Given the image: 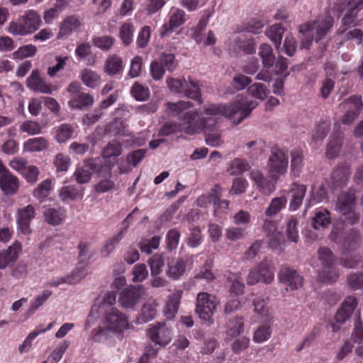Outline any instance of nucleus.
I'll return each mask as SVG.
<instances>
[{"instance_id": "c85d7f7f", "label": "nucleus", "mask_w": 363, "mask_h": 363, "mask_svg": "<svg viewBox=\"0 0 363 363\" xmlns=\"http://www.w3.org/2000/svg\"><path fill=\"white\" fill-rule=\"evenodd\" d=\"M222 189L219 185H215L208 195H203L197 199V205L201 208L207 207L208 203L216 206L222 196Z\"/></svg>"}, {"instance_id": "7ed1b4c3", "label": "nucleus", "mask_w": 363, "mask_h": 363, "mask_svg": "<svg viewBox=\"0 0 363 363\" xmlns=\"http://www.w3.org/2000/svg\"><path fill=\"white\" fill-rule=\"evenodd\" d=\"M41 23V17L37 11L30 9L20 16L16 21H11L8 30L12 35L25 36L36 31Z\"/></svg>"}, {"instance_id": "37998d69", "label": "nucleus", "mask_w": 363, "mask_h": 363, "mask_svg": "<svg viewBox=\"0 0 363 363\" xmlns=\"http://www.w3.org/2000/svg\"><path fill=\"white\" fill-rule=\"evenodd\" d=\"M350 174V169L347 167H341L335 169L331 175L334 186L338 187L346 184Z\"/></svg>"}, {"instance_id": "6e6552de", "label": "nucleus", "mask_w": 363, "mask_h": 363, "mask_svg": "<svg viewBox=\"0 0 363 363\" xmlns=\"http://www.w3.org/2000/svg\"><path fill=\"white\" fill-rule=\"evenodd\" d=\"M288 164L287 152L278 147H273L268 162V171L270 177L274 179H277L286 172Z\"/></svg>"}, {"instance_id": "4d7b16f0", "label": "nucleus", "mask_w": 363, "mask_h": 363, "mask_svg": "<svg viewBox=\"0 0 363 363\" xmlns=\"http://www.w3.org/2000/svg\"><path fill=\"white\" fill-rule=\"evenodd\" d=\"M19 130L29 135H34L41 133L42 126L37 121L28 120L20 125Z\"/></svg>"}, {"instance_id": "864d4df0", "label": "nucleus", "mask_w": 363, "mask_h": 363, "mask_svg": "<svg viewBox=\"0 0 363 363\" xmlns=\"http://www.w3.org/2000/svg\"><path fill=\"white\" fill-rule=\"evenodd\" d=\"M52 294V291L48 289L43 291V292L38 295L30 303L28 313L30 315L33 314L51 296Z\"/></svg>"}, {"instance_id": "7c9ffc66", "label": "nucleus", "mask_w": 363, "mask_h": 363, "mask_svg": "<svg viewBox=\"0 0 363 363\" xmlns=\"http://www.w3.org/2000/svg\"><path fill=\"white\" fill-rule=\"evenodd\" d=\"M157 303L155 299H149L143 306L138 318L140 323H147L154 319L157 314Z\"/></svg>"}, {"instance_id": "9d476101", "label": "nucleus", "mask_w": 363, "mask_h": 363, "mask_svg": "<svg viewBox=\"0 0 363 363\" xmlns=\"http://www.w3.org/2000/svg\"><path fill=\"white\" fill-rule=\"evenodd\" d=\"M274 274L272 265L267 261L262 262L250 271L246 279L247 284L254 285L259 281L271 283L274 279Z\"/></svg>"}, {"instance_id": "603ef678", "label": "nucleus", "mask_w": 363, "mask_h": 363, "mask_svg": "<svg viewBox=\"0 0 363 363\" xmlns=\"http://www.w3.org/2000/svg\"><path fill=\"white\" fill-rule=\"evenodd\" d=\"M122 153V147L120 143L111 141L107 144L102 152L104 159H111L118 157Z\"/></svg>"}, {"instance_id": "39448f33", "label": "nucleus", "mask_w": 363, "mask_h": 363, "mask_svg": "<svg viewBox=\"0 0 363 363\" xmlns=\"http://www.w3.org/2000/svg\"><path fill=\"white\" fill-rule=\"evenodd\" d=\"M101 323L113 334H121L129 328L127 315L116 308L107 309L104 313Z\"/></svg>"}, {"instance_id": "6e6d98bb", "label": "nucleus", "mask_w": 363, "mask_h": 363, "mask_svg": "<svg viewBox=\"0 0 363 363\" xmlns=\"http://www.w3.org/2000/svg\"><path fill=\"white\" fill-rule=\"evenodd\" d=\"M286 199L285 197L274 198L265 211L266 216H272L276 215L286 206Z\"/></svg>"}, {"instance_id": "052dcab7", "label": "nucleus", "mask_w": 363, "mask_h": 363, "mask_svg": "<svg viewBox=\"0 0 363 363\" xmlns=\"http://www.w3.org/2000/svg\"><path fill=\"white\" fill-rule=\"evenodd\" d=\"M150 268L151 276H156L161 273L164 262L160 254L154 255L148 261Z\"/></svg>"}, {"instance_id": "473e14b6", "label": "nucleus", "mask_w": 363, "mask_h": 363, "mask_svg": "<svg viewBox=\"0 0 363 363\" xmlns=\"http://www.w3.org/2000/svg\"><path fill=\"white\" fill-rule=\"evenodd\" d=\"M182 294V291L177 290L169 296L165 310V315L167 318L172 319L177 313Z\"/></svg>"}, {"instance_id": "393cba45", "label": "nucleus", "mask_w": 363, "mask_h": 363, "mask_svg": "<svg viewBox=\"0 0 363 363\" xmlns=\"http://www.w3.org/2000/svg\"><path fill=\"white\" fill-rule=\"evenodd\" d=\"M49 142L44 137L29 138L23 144V151L25 152H39L48 150Z\"/></svg>"}, {"instance_id": "dca6fc26", "label": "nucleus", "mask_w": 363, "mask_h": 363, "mask_svg": "<svg viewBox=\"0 0 363 363\" xmlns=\"http://www.w3.org/2000/svg\"><path fill=\"white\" fill-rule=\"evenodd\" d=\"M353 3V0H339L334 6V9L338 13L346 11L342 18V23L345 26H350L354 24L358 13V6Z\"/></svg>"}, {"instance_id": "c03bdc74", "label": "nucleus", "mask_w": 363, "mask_h": 363, "mask_svg": "<svg viewBox=\"0 0 363 363\" xmlns=\"http://www.w3.org/2000/svg\"><path fill=\"white\" fill-rule=\"evenodd\" d=\"M284 29L279 24H274L266 30V35L274 43L276 49H279Z\"/></svg>"}, {"instance_id": "69168bd1", "label": "nucleus", "mask_w": 363, "mask_h": 363, "mask_svg": "<svg viewBox=\"0 0 363 363\" xmlns=\"http://www.w3.org/2000/svg\"><path fill=\"white\" fill-rule=\"evenodd\" d=\"M131 95L137 101H145L150 95L149 89L135 82L131 87Z\"/></svg>"}, {"instance_id": "1a4fd4ad", "label": "nucleus", "mask_w": 363, "mask_h": 363, "mask_svg": "<svg viewBox=\"0 0 363 363\" xmlns=\"http://www.w3.org/2000/svg\"><path fill=\"white\" fill-rule=\"evenodd\" d=\"M106 171L107 174H111V169L104 167L100 161L95 159L84 160L83 164L77 168L74 177L79 184H84L89 182L93 173L101 174Z\"/></svg>"}, {"instance_id": "f704fd0d", "label": "nucleus", "mask_w": 363, "mask_h": 363, "mask_svg": "<svg viewBox=\"0 0 363 363\" xmlns=\"http://www.w3.org/2000/svg\"><path fill=\"white\" fill-rule=\"evenodd\" d=\"M94 103L93 97L86 93H81L77 96H73L69 101V105L72 108L83 109L91 106Z\"/></svg>"}, {"instance_id": "ddd939ff", "label": "nucleus", "mask_w": 363, "mask_h": 363, "mask_svg": "<svg viewBox=\"0 0 363 363\" xmlns=\"http://www.w3.org/2000/svg\"><path fill=\"white\" fill-rule=\"evenodd\" d=\"M26 86L30 90L36 93L51 94L57 88L52 84L48 83L40 77L38 69L32 70L29 77L26 79Z\"/></svg>"}, {"instance_id": "e2e57ef3", "label": "nucleus", "mask_w": 363, "mask_h": 363, "mask_svg": "<svg viewBox=\"0 0 363 363\" xmlns=\"http://www.w3.org/2000/svg\"><path fill=\"white\" fill-rule=\"evenodd\" d=\"M338 274L333 266L323 267L322 272L318 274V279L323 283H331L337 280Z\"/></svg>"}, {"instance_id": "09e8293b", "label": "nucleus", "mask_w": 363, "mask_h": 363, "mask_svg": "<svg viewBox=\"0 0 363 363\" xmlns=\"http://www.w3.org/2000/svg\"><path fill=\"white\" fill-rule=\"evenodd\" d=\"M36 52V46L32 44H28L19 47L15 52H13L12 57L14 60H22L25 58L35 56Z\"/></svg>"}, {"instance_id": "680f3d73", "label": "nucleus", "mask_w": 363, "mask_h": 363, "mask_svg": "<svg viewBox=\"0 0 363 363\" xmlns=\"http://www.w3.org/2000/svg\"><path fill=\"white\" fill-rule=\"evenodd\" d=\"M160 243V238L158 236H154L151 239L142 240L139 244V247L142 252L150 254L153 250L158 248Z\"/></svg>"}, {"instance_id": "79ce46f5", "label": "nucleus", "mask_w": 363, "mask_h": 363, "mask_svg": "<svg viewBox=\"0 0 363 363\" xmlns=\"http://www.w3.org/2000/svg\"><path fill=\"white\" fill-rule=\"evenodd\" d=\"M250 169V165L245 160L235 158L228 164L227 172L230 175H240Z\"/></svg>"}, {"instance_id": "5fc2aeb1", "label": "nucleus", "mask_w": 363, "mask_h": 363, "mask_svg": "<svg viewBox=\"0 0 363 363\" xmlns=\"http://www.w3.org/2000/svg\"><path fill=\"white\" fill-rule=\"evenodd\" d=\"M79 194L78 189L73 185L63 186L59 190V196L64 202L74 200Z\"/></svg>"}, {"instance_id": "72a5a7b5", "label": "nucleus", "mask_w": 363, "mask_h": 363, "mask_svg": "<svg viewBox=\"0 0 363 363\" xmlns=\"http://www.w3.org/2000/svg\"><path fill=\"white\" fill-rule=\"evenodd\" d=\"M123 70V62L120 57L111 55L105 62L104 72L108 75H116Z\"/></svg>"}, {"instance_id": "338daca9", "label": "nucleus", "mask_w": 363, "mask_h": 363, "mask_svg": "<svg viewBox=\"0 0 363 363\" xmlns=\"http://www.w3.org/2000/svg\"><path fill=\"white\" fill-rule=\"evenodd\" d=\"M132 274V281L133 282H142L148 277V271L144 264H138L133 267Z\"/></svg>"}, {"instance_id": "a18cd8bd", "label": "nucleus", "mask_w": 363, "mask_h": 363, "mask_svg": "<svg viewBox=\"0 0 363 363\" xmlns=\"http://www.w3.org/2000/svg\"><path fill=\"white\" fill-rule=\"evenodd\" d=\"M80 76L82 81L86 86L94 88L100 84L101 78L99 75L91 69H83Z\"/></svg>"}, {"instance_id": "4be33fe9", "label": "nucleus", "mask_w": 363, "mask_h": 363, "mask_svg": "<svg viewBox=\"0 0 363 363\" xmlns=\"http://www.w3.org/2000/svg\"><path fill=\"white\" fill-rule=\"evenodd\" d=\"M254 312L261 318H265L269 322L273 320V311L269 306V298L262 296L256 297L252 302Z\"/></svg>"}, {"instance_id": "412c9836", "label": "nucleus", "mask_w": 363, "mask_h": 363, "mask_svg": "<svg viewBox=\"0 0 363 363\" xmlns=\"http://www.w3.org/2000/svg\"><path fill=\"white\" fill-rule=\"evenodd\" d=\"M140 298L139 290L131 286L121 292L118 301L123 308H133L139 302Z\"/></svg>"}, {"instance_id": "b1692460", "label": "nucleus", "mask_w": 363, "mask_h": 363, "mask_svg": "<svg viewBox=\"0 0 363 363\" xmlns=\"http://www.w3.org/2000/svg\"><path fill=\"white\" fill-rule=\"evenodd\" d=\"M357 302L355 298L348 296L342 303L341 308L335 315V320L337 323H344L352 314Z\"/></svg>"}, {"instance_id": "ea45409f", "label": "nucleus", "mask_w": 363, "mask_h": 363, "mask_svg": "<svg viewBox=\"0 0 363 363\" xmlns=\"http://www.w3.org/2000/svg\"><path fill=\"white\" fill-rule=\"evenodd\" d=\"M259 56L262 59V65L264 67H271L274 63V55L271 46L267 43H262L259 46Z\"/></svg>"}, {"instance_id": "bf43d9fd", "label": "nucleus", "mask_w": 363, "mask_h": 363, "mask_svg": "<svg viewBox=\"0 0 363 363\" xmlns=\"http://www.w3.org/2000/svg\"><path fill=\"white\" fill-rule=\"evenodd\" d=\"M134 33L133 26L130 23H124L119 32L120 38L125 45H129L133 41Z\"/></svg>"}, {"instance_id": "a878e982", "label": "nucleus", "mask_w": 363, "mask_h": 363, "mask_svg": "<svg viewBox=\"0 0 363 363\" xmlns=\"http://www.w3.org/2000/svg\"><path fill=\"white\" fill-rule=\"evenodd\" d=\"M306 186L303 184H294L292 188L289 191L291 196L289 202V209L296 211L301 205L303 199L306 194Z\"/></svg>"}, {"instance_id": "e433bc0d", "label": "nucleus", "mask_w": 363, "mask_h": 363, "mask_svg": "<svg viewBox=\"0 0 363 363\" xmlns=\"http://www.w3.org/2000/svg\"><path fill=\"white\" fill-rule=\"evenodd\" d=\"M330 223V213L326 209L316 211L312 220V225L315 229L320 230L327 228Z\"/></svg>"}, {"instance_id": "2f4dec72", "label": "nucleus", "mask_w": 363, "mask_h": 363, "mask_svg": "<svg viewBox=\"0 0 363 363\" xmlns=\"http://www.w3.org/2000/svg\"><path fill=\"white\" fill-rule=\"evenodd\" d=\"M264 228L268 233V243L272 248L277 247L284 241L283 235L277 230L272 221L264 223Z\"/></svg>"}, {"instance_id": "5701e85b", "label": "nucleus", "mask_w": 363, "mask_h": 363, "mask_svg": "<svg viewBox=\"0 0 363 363\" xmlns=\"http://www.w3.org/2000/svg\"><path fill=\"white\" fill-rule=\"evenodd\" d=\"M164 106L168 114L179 116L180 120L187 113L193 112V111H189V108L193 106V104L189 101H179L175 103L167 102ZM194 112L196 111H194Z\"/></svg>"}, {"instance_id": "c9c22d12", "label": "nucleus", "mask_w": 363, "mask_h": 363, "mask_svg": "<svg viewBox=\"0 0 363 363\" xmlns=\"http://www.w3.org/2000/svg\"><path fill=\"white\" fill-rule=\"evenodd\" d=\"M74 128L69 123H62L55 128V139L59 143H63L70 139L74 133Z\"/></svg>"}, {"instance_id": "f3484780", "label": "nucleus", "mask_w": 363, "mask_h": 363, "mask_svg": "<svg viewBox=\"0 0 363 363\" xmlns=\"http://www.w3.org/2000/svg\"><path fill=\"white\" fill-rule=\"evenodd\" d=\"M35 216V208L32 205H28L18 210L16 223L18 229L23 234L30 235L31 233L30 223Z\"/></svg>"}, {"instance_id": "c756f323", "label": "nucleus", "mask_w": 363, "mask_h": 363, "mask_svg": "<svg viewBox=\"0 0 363 363\" xmlns=\"http://www.w3.org/2000/svg\"><path fill=\"white\" fill-rule=\"evenodd\" d=\"M235 50L244 52L246 54H250L255 52V43L253 40L247 38L245 33H240L233 39Z\"/></svg>"}, {"instance_id": "4c0bfd02", "label": "nucleus", "mask_w": 363, "mask_h": 363, "mask_svg": "<svg viewBox=\"0 0 363 363\" xmlns=\"http://www.w3.org/2000/svg\"><path fill=\"white\" fill-rule=\"evenodd\" d=\"M126 232V228L121 230L116 235L109 238L101 250V253L104 257H108L115 249L116 246L123 238Z\"/></svg>"}, {"instance_id": "a211bd4d", "label": "nucleus", "mask_w": 363, "mask_h": 363, "mask_svg": "<svg viewBox=\"0 0 363 363\" xmlns=\"http://www.w3.org/2000/svg\"><path fill=\"white\" fill-rule=\"evenodd\" d=\"M22 251V244L14 241L9 247L0 250V269H5L16 262Z\"/></svg>"}, {"instance_id": "423d86ee", "label": "nucleus", "mask_w": 363, "mask_h": 363, "mask_svg": "<svg viewBox=\"0 0 363 363\" xmlns=\"http://www.w3.org/2000/svg\"><path fill=\"white\" fill-rule=\"evenodd\" d=\"M355 199L354 191L350 190L339 196L336 202V211L344 216L350 225L357 223L359 219L354 211Z\"/></svg>"}, {"instance_id": "0eeeda50", "label": "nucleus", "mask_w": 363, "mask_h": 363, "mask_svg": "<svg viewBox=\"0 0 363 363\" xmlns=\"http://www.w3.org/2000/svg\"><path fill=\"white\" fill-rule=\"evenodd\" d=\"M166 83L172 92L182 94L194 100H199L201 97L200 89L198 83L190 79L189 81H186L184 79H179L167 77Z\"/></svg>"}, {"instance_id": "58836bf2", "label": "nucleus", "mask_w": 363, "mask_h": 363, "mask_svg": "<svg viewBox=\"0 0 363 363\" xmlns=\"http://www.w3.org/2000/svg\"><path fill=\"white\" fill-rule=\"evenodd\" d=\"M226 335L229 338L238 336L243 330L244 320L241 317H237L230 320L226 326Z\"/></svg>"}, {"instance_id": "f257e3e1", "label": "nucleus", "mask_w": 363, "mask_h": 363, "mask_svg": "<svg viewBox=\"0 0 363 363\" xmlns=\"http://www.w3.org/2000/svg\"><path fill=\"white\" fill-rule=\"evenodd\" d=\"M257 105L256 101L238 96L230 104H211L205 107L203 113L189 112L181 118L179 123L168 121L161 127L159 135L167 136L176 132L194 135L201 130L215 126L222 116L233 120V123L239 124L250 115Z\"/></svg>"}, {"instance_id": "20e7f679", "label": "nucleus", "mask_w": 363, "mask_h": 363, "mask_svg": "<svg viewBox=\"0 0 363 363\" xmlns=\"http://www.w3.org/2000/svg\"><path fill=\"white\" fill-rule=\"evenodd\" d=\"M220 301L213 294L199 292L196 296L195 311L203 325L210 326L214 323L213 316Z\"/></svg>"}, {"instance_id": "774afa93", "label": "nucleus", "mask_w": 363, "mask_h": 363, "mask_svg": "<svg viewBox=\"0 0 363 363\" xmlns=\"http://www.w3.org/2000/svg\"><path fill=\"white\" fill-rule=\"evenodd\" d=\"M347 285L353 290L363 289V273H351L347 277Z\"/></svg>"}, {"instance_id": "8fccbe9b", "label": "nucleus", "mask_w": 363, "mask_h": 363, "mask_svg": "<svg viewBox=\"0 0 363 363\" xmlns=\"http://www.w3.org/2000/svg\"><path fill=\"white\" fill-rule=\"evenodd\" d=\"M272 328L268 324L259 326L253 333V341L256 343H262L267 341L272 335Z\"/></svg>"}, {"instance_id": "bb28decb", "label": "nucleus", "mask_w": 363, "mask_h": 363, "mask_svg": "<svg viewBox=\"0 0 363 363\" xmlns=\"http://www.w3.org/2000/svg\"><path fill=\"white\" fill-rule=\"evenodd\" d=\"M80 26L79 20L74 16H71L65 18L60 26V31L57 33V38L60 39L65 37H67L76 30Z\"/></svg>"}, {"instance_id": "2eb2a0df", "label": "nucleus", "mask_w": 363, "mask_h": 363, "mask_svg": "<svg viewBox=\"0 0 363 363\" xmlns=\"http://www.w3.org/2000/svg\"><path fill=\"white\" fill-rule=\"evenodd\" d=\"M186 21L184 11L178 8H172L169 13V21L164 23L160 28V35L164 37L168 35L177 28L182 26Z\"/></svg>"}, {"instance_id": "0e129e2a", "label": "nucleus", "mask_w": 363, "mask_h": 363, "mask_svg": "<svg viewBox=\"0 0 363 363\" xmlns=\"http://www.w3.org/2000/svg\"><path fill=\"white\" fill-rule=\"evenodd\" d=\"M248 94L260 100H264L268 94V91L265 85L260 83H255L247 89Z\"/></svg>"}, {"instance_id": "6ab92c4d", "label": "nucleus", "mask_w": 363, "mask_h": 363, "mask_svg": "<svg viewBox=\"0 0 363 363\" xmlns=\"http://www.w3.org/2000/svg\"><path fill=\"white\" fill-rule=\"evenodd\" d=\"M18 187V179L0 160V188L6 194H13Z\"/></svg>"}, {"instance_id": "f8f14e48", "label": "nucleus", "mask_w": 363, "mask_h": 363, "mask_svg": "<svg viewBox=\"0 0 363 363\" xmlns=\"http://www.w3.org/2000/svg\"><path fill=\"white\" fill-rule=\"evenodd\" d=\"M147 335L155 345L164 347L170 342L172 333L166 324L157 323L149 325Z\"/></svg>"}, {"instance_id": "cd10ccee", "label": "nucleus", "mask_w": 363, "mask_h": 363, "mask_svg": "<svg viewBox=\"0 0 363 363\" xmlns=\"http://www.w3.org/2000/svg\"><path fill=\"white\" fill-rule=\"evenodd\" d=\"M111 333L101 323L91 331L88 340L94 343L107 344L111 337Z\"/></svg>"}, {"instance_id": "13d9d810", "label": "nucleus", "mask_w": 363, "mask_h": 363, "mask_svg": "<svg viewBox=\"0 0 363 363\" xmlns=\"http://www.w3.org/2000/svg\"><path fill=\"white\" fill-rule=\"evenodd\" d=\"M114 41V38L108 35L95 36L91 40V42L95 47L105 51L108 50L112 48Z\"/></svg>"}, {"instance_id": "de8ad7c7", "label": "nucleus", "mask_w": 363, "mask_h": 363, "mask_svg": "<svg viewBox=\"0 0 363 363\" xmlns=\"http://www.w3.org/2000/svg\"><path fill=\"white\" fill-rule=\"evenodd\" d=\"M52 190V179H46L38 184L33 191V196L42 202L48 197Z\"/></svg>"}, {"instance_id": "3c124183", "label": "nucleus", "mask_w": 363, "mask_h": 363, "mask_svg": "<svg viewBox=\"0 0 363 363\" xmlns=\"http://www.w3.org/2000/svg\"><path fill=\"white\" fill-rule=\"evenodd\" d=\"M186 269V262L178 259L173 265H169L166 271V274L170 279L177 280L184 274Z\"/></svg>"}, {"instance_id": "aec40b11", "label": "nucleus", "mask_w": 363, "mask_h": 363, "mask_svg": "<svg viewBox=\"0 0 363 363\" xmlns=\"http://www.w3.org/2000/svg\"><path fill=\"white\" fill-rule=\"evenodd\" d=\"M250 179L255 183L257 189L264 194H272L276 188V179H269L264 177L259 170H252L250 172Z\"/></svg>"}, {"instance_id": "a19ab883", "label": "nucleus", "mask_w": 363, "mask_h": 363, "mask_svg": "<svg viewBox=\"0 0 363 363\" xmlns=\"http://www.w3.org/2000/svg\"><path fill=\"white\" fill-rule=\"evenodd\" d=\"M45 220L50 225H60L64 219V215L60 209L46 208L43 212Z\"/></svg>"}, {"instance_id": "f03ea898", "label": "nucleus", "mask_w": 363, "mask_h": 363, "mask_svg": "<svg viewBox=\"0 0 363 363\" xmlns=\"http://www.w3.org/2000/svg\"><path fill=\"white\" fill-rule=\"evenodd\" d=\"M333 21V18L330 15L326 14L319 16L313 23L308 22L301 26L299 28V32L302 34L301 48L309 49L314 35L317 42L321 40L330 31Z\"/></svg>"}, {"instance_id": "9b49d317", "label": "nucleus", "mask_w": 363, "mask_h": 363, "mask_svg": "<svg viewBox=\"0 0 363 363\" xmlns=\"http://www.w3.org/2000/svg\"><path fill=\"white\" fill-rule=\"evenodd\" d=\"M340 108L345 113L341 121L345 125H350L359 116L363 108L361 96H352L340 104Z\"/></svg>"}, {"instance_id": "49530a36", "label": "nucleus", "mask_w": 363, "mask_h": 363, "mask_svg": "<svg viewBox=\"0 0 363 363\" xmlns=\"http://www.w3.org/2000/svg\"><path fill=\"white\" fill-rule=\"evenodd\" d=\"M230 283L229 292L232 296H238L244 293L245 284L238 274H233L228 278Z\"/></svg>"}, {"instance_id": "4468645a", "label": "nucleus", "mask_w": 363, "mask_h": 363, "mask_svg": "<svg viewBox=\"0 0 363 363\" xmlns=\"http://www.w3.org/2000/svg\"><path fill=\"white\" fill-rule=\"evenodd\" d=\"M279 280L286 290H296L303 285V277L294 269L283 267L278 274Z\"/></svg>"}]
</instances>
